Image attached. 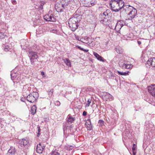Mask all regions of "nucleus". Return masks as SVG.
<instances>
[{
  "instance_id": "49530a36",
  "label": "nucleus",
  "mask_w": 155,
  "mask_h": 155,
  "mask_svg": "<svg viewBox=\"0 0 155 155\" xmlns=\"http://www.w3.org/2000/svg\"><path fill=\"white\" fill-rule=\"evenodd\" d=\"M89 50L88 49H84V48H83V50H82V51H83L84 52H87Z\"/></svg>"
},
{
  "instance_id": "c9c22d12",
  "label": "nucleus",
  "mask_w": 155,
  "mask_h": 155,
  "mask_svg": "<svg viewBox=\"0 0 155 155\" xmlns=\"http://www.w3.org/2000/svg\"><path fill=\"white\" fill-rule=\"evenodd\" d=\"M55 105L59 106L60 105V103L58 101H56L55 102Z\"/></svg>"
},
{
  "instance_id": "a211bd4d",
  "label": "nucleus",
  "mask_w": 155,
  "mask_h": 155,
  "mask_svg": "<svg viewBox=\"0 0 155 155\" xmlns=\"http://www.w3.org/2000/svg\"><path fill=\"white\" fill-rule=\"evenodd\" d=\"M62 7L64 8L68 6L70 3V0H62Z\"/></svg>"
},
{
  "instance_id": "3c124183",
  "label": "nucleus",
  "mask_w": 155,
  "mask_h": 155,
  "mask_svg": "<svg viewBox=\"0 0 155 155\" xmlns=\"http://www.w3.org/2000/svg\"><path fill=\"white\" fill-rule=\"evenodd\" d=\"M21 46L22 47V45H21Z\"/></svg>"
},
{
  "instance_id": "79ce46f5",
  "label": "nucleus",
  "mask_w": 155,
  "mask_h": 155,
  "mask_svg": "<svg viewBox=\"0 0 155 155\" xmlns=\"http://www.w3.org/2000/svg\"><path fill=\"white\" fill-rule=\"evenodd\" d=\"M73 147L72 146H70L68 148V150H71L73 148Z\"/></svg>"
},
{
  "instance_id": "dca6fc26",
  "label": "nucleus",
  "mask_w": 155,
  "mask_h": 155,
  "mask_svg": "<svg viewBox=\"0 0 155 155\" xmlns=\"http://www.w3.org/2000/svg\"><path fill=\"white\" fill-rule=\"evenodd\" d=\"M87 122H86L85 124L87 125V128L88 130H91L92 129V127L91 123V120L90 119H88Z\"/></svg>"
},
{
  "instance_id": "412c9836",
  "label": "nucleus",
  "mask_w": 155,
  "mask_h": 155,
  "mask_svg": "<svg viewBox=\"0 0 155 155\" xmlns=\"http://www.w3.org/2000/svg\"><path fill=\"white\" fill-rule=\"evenodd\" d=\"M64 63L66 64V65L68 67L71 66V63L70 60L68 58L62 59Z\"/></svg>"
},
{
  "instance_id": "6ab92c4d",
  "label": "nucleus",
  "mask_w": 155,
  "mask_h": 155,
  "mask_svg": "<svg viewBox=\"0 0 155 155\" xmlns=\"http://www.w3.org/2000/svg\"><path fill=\"white\" fill-rule=\"evenodd\" d=\"M94 55L97 58V59L101 61L104 62V60L101 56L96 52L94 53Z\"/></svg>"
},
{
  "instance_id": "4c0bfd02",
  "label": "nucleus",
  "mask_w": 155,
  "mask_h": 155,
  "mask_svg": "<svg viewBox=\"0 0 155 155\" xmlns=\"http://www.w3.org/2000/svg\"><path fill=\"white\" fill-rule=\"evenodd\" d=\"M75 38L77 40H78L79 41H81V38H80L79 36L75 35Z\"/></svg>"
},
{
  "instance_id": "2f4dec72",
  "label": "nucleus",
  "mask_w": 155,
  "mask_h": 155,
  "mask_svg": "<svg viewBox=\"0 0 155 155\" xmlns=\"http://www.w3.org/2000/svg\"><path fill=\"white\" fill-rule=\"evenodd\" d=\"M98 124L102 126L104 124V121L102 120H100L98 121Z\"/></svg>"
},
{
  "instance_id": "20e7f679",
  "label": "nucleus",
  "mask_w": 155,
  "mask_h": 155,
  "mask_svg": "<svg viewBox=\"0 0 155 155\" xmlns=\"http://www.w3.org/2000/svg\"><path fill=\"white\" fill-rule=\"evenodd\" d=\"M38 97V93L34 92L30 94L26 97L28 101L31 103H34L36 101Z\"/></svg>"
},
{
  "instance_id": "423d86ee",
  "label": "nucleus",
  "mask_w": 155,
  "mask_h": 155,
  "mask_svg": "<svg viewBox=\"0 0 155 155\" xmlns=\"http://www.w3.org/2000/svg\"><path fill=\"white\" fill-rule=\"evenodd\" d=\"M82 3L86 5L87 7H91L96 4V0H80Z\"/></svg>"
},
{
  "instance_id": "72a5a7b5",
  "label": "nucleus",
  "mask_w": 155,
  "mask_h": 155,
  "mask_svg": "<svg viewBox=\"0 0 155 155\" xmlns=\"http://www.w3.org/2000/svg\"><path fill=\"white\" fill-rule=\"evenodd\" d=\"M91 102V100L90 99H88L87 101V103L86 104V106H87L89 107L90 106Z\"/></svg>"
},
{
  "instance_id": "4468645a",
  "label": "nucleus",
  "mask_w": 155,
  "mask_h": 155,
  "mask_svg": "<svg viewBox=\"0 0 155 155\" xmlns=\"http://www.w3.org/2000/svg\"><path fill=\"white\" fill-rule=\"evenodd\" d=\"M79 21L78 18L77 17L74 16L70 18L68 21V24H78Z\"/></svg>"
},
{
  "instance_id": "f8f14e48",
  "label": "nucleus",
  "mask_w": 155,
  "mask_h": 155,
  "mask_svg": "<svg viewBox=\"0 0 155 155\" xmlns=\"http://www.w3.org/2000/svg\"><path fill=\"white\" fill-rule=\"evenodd\" d=\"M44 18V19L47 21L54 22L55 21L53 15L52 14L51 15L47 14L45 15Z\"/></svg>"
},
{
  "instance_id": "7c9ffc66",
  "label": "nucleus",
  "mask_w": 155,
  "mask_h": 155,
  "mask_svg": "<svg viewBox=\"0 0 155 155\" xmlns=\"http://www.w3.org/2000/svg\"><path fill=\"white\" fill-rule=\"evenodd\" d=\"M37 128H38V133L37 136L38 137H39V136L41 134V130L40 128V127L38 125L37 127Z\"/></svg>"
},
{
  "instance_id": "a19ab883",
  "label": "nucleus",
  "mask_w": 155,
  "mask_h": 155,
  "mask_svg": "<svg viewBox=\"0 0 155 155\" xmlns=\"http://www.w3.org/2000/svg\"><path fill=\"white\" fill-rule=\"evenodd\" d=\"M149 103L153 105H155V102L153 101H151L150 100L149 102Z\"/></svg>"
},
{
  "instance_id": "f704fd0d",
  "label": "nucleus",
  "mask_w": 155,
  "mask_h": 155,
  "mask_svg": "<svg viewBox=\"0 0 155 155\" xmlns=\"http://www.w3.org/2000/svg\"><path fill=\"white\" fill-rule=\"evenodd\" d=\"M5 35L2 33H0V39H3L5 38Z\"/></svg>"
},
{
  "instance_id": "09e8293b",
  "label": "nucleus",
  "mask_w": 155,
  "mask_h": 155,
  "mask_svg": "<svg viewBox=\"0 0 155 155\" xmlns=\"http://www.w3.org/2000/svg\"><path fill=\"white\" fill-rule=\"evenodd\" d=\"M115 77V75L114 74H112L111 75V78L113 77L114 78Z\"/></svg>"
},
{
  "instance_id": "6e6552de",
  "label": "nucleus",
  "mask_w": 155,
  "mask_h": 155,
  "mask_svg": "<svg viewBox=\"0 0 155 155\" xmlns=\"http://www.w3.org/2000/svg\"><path fill=\"white\" fill-rule=\"evenodd\" d=\"M29 143V139L27 138L25 139H23L19 140V144L20 146L23 147H25L27 146V145Z\"/></svg>"
},
{
  "instance_id": "7ed1b4c3",
  "label": "nucleus",
  "mask_w": 155,
  "mask_h": 155,
  "mask_svg": "<svg viewBox=\"0 0 155 155\" xmlns=\"http://www.w3.org/2000/svg\"><path fill=\"white\" fill-rule=\"evenodd\" d=\"M37 54V52L32 51H29V57L30 62L33 67L36 66L38 62L37 59L38 56Z\"/></svg>"
},
{
  "instance_id": "9b49d317",
  "label": "nucleus",
  "mask_w": 155,
  "mask_h": 155,
  "mask_svg": "<svg viewBox=\"0 0 155 155\" xmlns=\"http://www.w3.org/2000/svg\"><path fill=\"white\" fill-rule=\"evenodd\" d=\"M45 147V146L44 144L41 143H39L37 145L36 149V151L38 153H41L43 150L44 149Z\"/></svg>"
},
{
  "instance_id": "2eb2a0df",
  "label": "nucleus",
  "mask_w": 155,
  "mask_h": 155,
  "mask_svg": "<svg viewBox=\"0 0 155 155\" xmlns=\"http://www.w3.org/2000/svg\"><path fill=\"white\" fill-rule=\"evenodd\" d=\"M16 151V150L14 147H11L8 150L7 154L8 155H14Z\"/></svg>"
},
{
  "instance_id": "b1692460",
  "label": "nucleus",
  "mask_w": 155,
  "mask_h": 155,
  "mask_svg": "<svg viewBox=\"0 0 155 155\" xmlns=\"http://www.w3.org/2000/svg\"><path fill=\"white\" fill-rule=\"evenodd\" d=\"M117 73L119 74L120 75H124V76H127L129 75V71H127V72H120L119 71H117Z\"/></svg>"
},
{
  "instance_id": "f257e3e1",
  "label": "nucleus",
  "mask_w": 155,
  "mask_h": 155,
  "mask_svg": "<svg viewBox=\"0 0 155 155\" xmlns=\"http://www.w3.org/2000/svg\"><path fill=\"white\" fill-rule=\"evenodd\" d=\"M122 12L127 15L129 20H132L135 18L137 13L136 9L130 5L124 6Z\"/></svg>"
},
{
  "instance_id": "c756f323",
  "label": "nucleus",
  "mask_w": 155,
  "mask_h": 155,
  "mask_svg": "<svg viewBox=\"0 0 155 155\" xmlns=\"http://www.w3.org/2000/svg\"><path fill=\"white\" fill-rule=\"evenodd\" d=\"M55 8L57 12H62L63 11V9L62 8H59V7H58V6L56 5Z\"/></svg>"
},
{
  "instance_id": "bb28decb",
  "label": "nucleus",
  "mask_w": 155,
  "mask_h": 155,
  "mask_svg": "<svg viewBox=\"0 0 155 155\" xmlns=\"http://www.w3.org/2000/svg\"><path fill=\"white\" fill-rule=\"evenodd\" d=\"M36 106L35 105H33L31 108V114L33 115L35 114L36 112Z\"/></svg>"
},
{
  "instance_id": "c85d7f7f",
  "label": "nucleus",
  "mask_w": 155,
  "mask_h": 155,
  "mask_svg": "<svg viewBox=\"0 0 155 155\" xmlns=\"http://www.w3.org/2000/svg\"><path fill=\"white\" fill-rule=\"evenodd\" d=\"M133 66V65L130 64H127L126 63V66H125V69H130Z\"/></svg>"
},
{
  "instance_id": "ea45409f",
  "label": "nucleus",
  "mask_w": 155,
  "mask_h": 155,
  "mask_svg": "<svg viewBox=\"0 0 155 155\" xmlns=\"http://www.w3.org/2000/svg\"><path fill=\"white\" fill-rule=\"evenodd\" d=\"M11 2L13 5H15L17 4V2L15 0H12Z\"/></svg>"
},
{
  "instance_id": "9d476101",
  "label": "nucleus",
  "mask_w": 155,
  "mask_h": 155,
  "mask_svg": "<svg viewBox=\"0 0 155 155\" xmlns=\"http://www.w3.org/2000/svg\"><path fill=\"white\" fill-rule=\"evenodd\" d=\"M123 23L124 21L122 20L118 21L116 25L115 30L117 32L119 31L121 28L123 26Z\"/></svg>"
},
{
  "instance_id": "de8ad7c7",
  "label": "nucleus",
  "mask_w": 155,
  "mask_h": 155,
  "mask_svg": "<svg viewBox=\"0 0 155 155\" xmlns=\"http://www.w3.org/2000/svg\"><path fill=\"white\" fill-rule=\"evenodd\" d=\"M137 43L139 45H140L141 44V41H137Z\"/></svg>"
},
{
  "instance_id": "f03ea898",
  "label": "nucleus",
  "mask_w": 155,
  "mask_h": 155,
  "mask_svg": "<svg viewBox=\"0 0 155 155\" xmlns=\"http://www.w3.org/2000/svg\"><path fill=\"white\" fill-rule=\"evenodd\" d=\"M124 2L122 0H111L110 2V6L112 11L118 12L121 9H124Z\"/></svg>"
},
{
  "instance_id": "5701e85b",
  "label": "nucleus",
  "mask_w": 155,
  "mask_h": 155,
  "mask_svg": "<svg viewBox=\"0 0 155 155\" xmlns=\"http://www.w3.org/2000/svg\"><path fill=\"white\" fill-rule=\"evenodd\" d=\"M68 117L67 121L70 123H72L75 120V118L74 117H72L69 115L68 116Z\"/></svg>"
},
{
  "instance_id": "cd10ccee",
  "label": "nucleus",
  "mask_w": 155,
  "mask_h": 155,
  "mask_svg": "<svg viewBox=\"0 0 155 155\" xmlns=\"http://www.w3.org/2000/svg\"><path fill=\"white\" fill-rule=\"evenodd\" d=\"M2 47L4 48L5 51L7 52L10 51V48L8 45L3 44L2 45Z\"/></svg>"
},
{
  "instance_id": "58836bf2",
  "label": "nucleus",
  "mask_w": 155,
  "mask_h": 155,
  "mask_svg": "<svg viewBox=\"0 0 155 155\" xmlns=\"http://www.w3.org/2000/svg\"><path fill=\"white\" fill-rule=\"evenodd\" d=\"M63 129L64 133L65 132V130L67 129L66 126L65 124L63 125Z\"/></svg>"
},
{
  "instance_id": "a878e982",
  "label": "nucleus",
  "mask_w": 155,
  "mask_h": 155,
  "mask_svg": "<svg viewBox=\"0 0 155 155\" xmlns=\"http://www.w3.org/2000/svg\"><path fill=\"white\" fill-rule=\"evenodd\" d=\"M51 155H60V153L58 152V150H53L51 153Z\"/></svg>"
},
{
  "instance_id": "c03bdc74",
  "label": "nucleus",
  "mask_w": 155,
  "mask_h": 155,
  "mask_svg": "<svg viewBox=\"0 0 155 155\" xmlns=\"http://www.w3.org/2000/svg\"><path fill=\"white\" fill-rule=\"evenodd\" d=\"M78 48L79 49L81 50L82 51L83 50V48H81L80 46H77Z\"/></svg>"
},
{
  "instance_id": "aec40b11",
  "label": "nucleus",
  "mask_w": 155,
  "mask_h": 155,
  "mask_svg": "<svg viewBox=\"0 0 155 155\" xmlns=\"http://www.w3.org/2000/svg\"><path fill=\"white\" fill-rule=\"evenodd\" d=\"M127 62L126 61H120L119 63V66L120 68L123 69H125V66H126Z\"/></svg>"
},
{
  "instance_id": "473e14b6",
  "label": "nucleus",
  "mask_w": 155,
  "mask_h": 155,
  "mask_svg": "<svg viewBox=\"0 0 155 155\" xmlns=\"http://www.w3.org/2000/svg\"><path fill=\"white\" fill-rule=\"evenodd\" d=\"M54 92L53 89H51L50 91H49L48 93V94L49 96H51Z\"/></svg>"
},
{
  "instance_id": "a18cd8bd",
  "label": "nucleus",
  "mask_w": 155,
  "mask_h": 155,
  "mask_svg": "<svg viewBox=\"0 0 155 155\" xmlns=\"http://www.w3.org/2000/svg\"><path fill=\"white\" fill-rule=\"evenodd\" d=\"M41 74L43 76V77H45V76H44V75H45V73L43 71H42L41 72Z\"/></svg>"
},
{
  "instance_id": "4be33fe9",
  "label": "nucleus",
  "mask_w": 155,
  "mask_h": 155,
  "mask_svg": "<svg viewBox=\"0 0 155 155\" xmlns=\"http://www.w3.org/2000/svg\"><path fill=\"white\" fill-rule=\"evenodd\" d=\"M10 75L11 79L12 81H13L16 78L18 75V73H13L12 72V71L11 72Z\"/></svg>"
},
{
  "instance_id": "0eeeda50",
  "label": "nucleus",
  "mask_w": 155,
  "mask_h": 155,
  "mask_svg": "<svg viewBox=\"0 0 155 155\" xmlns=\"http://www.w3.org/2000/svg\"><path fill=\"white\" fill-rule=\"evenodd\" d=\"M147 67H149L150 66L155 68V58H149L146 63Z\"/></svg>"
},
{
  "instance_id": "393cba45",
  "label": "nucleus",
  "mask_w": 155,
  "mask_h": 155,
  "mask_svg": "<svg viewBox=\"0 0 155 155\" xmlns=\"http://www.w3.org/2000/svg\"><path fill=\"white\" fill-rule=\"evenodd\" d=\"M137 148V146L135 144H133V146L132 147V150L133 155H136V149Z\"/></svg>"
},
{
  "instance_id": "1a4fd4ad",
  "label": "nucleus",
  "mask_w": 155,
  "mask_h": 155,
  "mask_svg": "<svg viewBox=\"0 0 155 155\" xmlns=\"http://www.w3.org/2000/svg\"><path fill=\"white\" fill-rule=\"evenodd\" d=\"M103 100L107 101H110L113 100V97L107 92H105L104 93L103 97Z\"/></svg>"
},
{
  "instance_id": "ddd939ff",
  "label": "nucleus",
  "mask_w": 155,
  "mask_h": 155,
  "mask_svg": "<svg viewBox=\"0 0 155 155\" xmlns=\"http://www.w3.org/2000/svg\"><path fill=\"white\" fill-rule=\"evenodd\" d=\"M148 91L150 94L155 97V85H152L148 87Z\"/></svg>"
},
{
  "instance_id": "8fccbe9b",
  "label": "nucleus",
  "mask_w": 155,
  "mask_h": 155,
  "mask_svg": "<svg viewBox=\"0 0 155 155\" xmlns=\"http://www.w3.org/2000/svg\"><path fill=\"white\" fill-rule=\"evenodd\" d=\"M43 8V6L42 5H41V7H40V8L42 9Z\"/></svg>"
},
{
  "instance_id": "f3484780",
  "label": "nucleus",
  "mask_w": 155,
  "mask_h": 155,
  "mask_svg": "<svg viewBox=\"0 0 155 155\" xmlns=\"http://www.w3.org/2000/svg\"><path fill=\"white\" fill-rule=\"evenodd\" d=\"M69 27L71 28V30L73 31H75L78 28V24H69Z\"/></svg>"
},
{
  "instance_id": "39448f33",
  "label": "nucleus",
  "mask_w": 155,
  "mask_h": 155,
  "mask_svg": "<svg viewBox=\"0 0 155 155\" xmlns=\"http://www.w3.org/2000/svg\"><path fill=\"white\" fill-rule=\"evenodd\" d=\"M108 15V14L106 12H105L103 13H101L100 15V21L101 23L105 24L106 22L108 21L107 19V16Z\"/></svg>"
},
{
  "instance_id": "e433bc0d",
  "label": "nucleus",
  "mask_w": 155,
  "mask_h": 155,
  "mask_svg": "<svg viewBox=\"0 0 155 155\" xmlns=\"http://www.w3.org/2000/svg\"><path fill=\"white\" fill-rule=\"evenodd\" d=\"M116 51L117 52V53L119 54H121L122 53V51L120 49V50L117 48H116Z\"/></svg>"
},
{
  "instance_id": "37998d69",
  "label": "nucleus",
  "mask_w": 155,
  "mask_h": 155,
  "mask_svg": "<svg viewBox=\"0 0 155 155\" xmlns=\"http://www.w3.org/2000/svg\"><path fill=\"white\" fill-rule=\"evenodd\" d=\"M87 112H86L85 111H84L83 113V115L84 116H86L87 115Z\"/></svg>"
}]
</instances>
